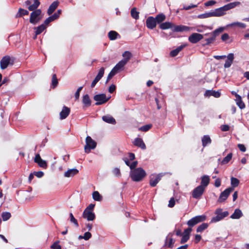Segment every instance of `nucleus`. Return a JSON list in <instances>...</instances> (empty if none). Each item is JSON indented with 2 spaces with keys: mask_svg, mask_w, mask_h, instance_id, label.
<instances>
[{
  "mask_svg": "<svg viewBox=\"0 0 249 249\" xmlns=\"http://www.w3.org/2000/svg\"><path fill=\"white\" fill-rule=\"evenodd\" d=\"M233 191V188L229 187L222 192L218 199L219 202H222L227 199L230 193Z\"/></svg>",
  "mask_w": 249,
  "mask_h": 249,
  "instance_id": "10",
  "label": "nucleus"
},
{
  "mask_svg": "<svg viewBox=\"0 0 249 249\" xmlns=\"http://www.w3.org/2000/svg\"><path fill=\"white\" fill-rule=\"evenodd\" d=\"M123 56L124 59H123L122 60L125 61V63L127 64L131 57V53L129 51H125L123 53Z\"/></svg>",
  "mask_w": 249,
  "mask_h": 249,
  "instance_id": "34",
  "label": "nucleus"
},
{
  "mask_svg": "<svg viewBox=\"0 0 249 249\" xmlns=\"http://www.w3.org/2000/svg\"><path fill=\"white\" fill-rule=\"evenodd\" d=\"M175 205V200L174 197H172L170 198L169 204H168V207L170 208L173 207Z\"/></svg>",
  "mask_w": 249,
  "mask_h": 249,
  "instance_id": "55",
  "label": "nucleus"
},
{
  "mask_svg": "<svg viewBox=\"0 0 249 249\" xmlns=\"http://www.w3.org/2000/svg\"><path fill=\"white\" fill-rule=\"evenodd\" d=\"M205 188L202 186L199 185L195 188L192 191V196L196 199H199L203 195Z\"/></svg>",
  "mask_w": 249,
  "mask_h": 249,
  "instance_id": "8",
  "label": "nucleus"
},
{
  "mask_svg": "<svg viewBox=\"0 0 249 249\" xmlns=\"http://www.w3.org/2000/svg\"><path fill=\"white\" fill-rule=\"evenodd\" d=\"M204 95L205 96H213L216 98H218L220 96V93L219 91H216L213 90H206Z\"/></svg>",
  "mask_w": 249,
  "mask_h": 249,
  "instance_id": "24",
  "label": "nucleus"
},
{
  "mask_svg": "<svg viewBox=\"0 0 249 249\" xmlns=\"http://www.w3.org/2000/svg\"><path fill=\"white\" fill-rule=\"evenodd\" d=\"M46 28V25L44 24H42L37 27H35V29L36 30V36L41 34Z\"/></svg>",
  "mask_w": 249,
  "mask_h": 249,
  "instance_id": "35",
  "label": "nucleus"
},
{
  "mask_svg": "<svg viewBox=\"0 0 249 249\" xmlns=\"http://www.w3.org/2000/svg\"><path fill=\"white\" fill-rule=\"evenodd\" d=\"M58 241L55 242L51 246V248L53 249H61V246L58 244Z\"/></svg>",
  "mask_w": 249,
  "mask_h": 249,
  "instance_id": "56",
  "label": "nucleus"
},
{
  "mask_svg": "<svg viewBox=\"0 0 249 249\" xmlns=\"http://www.w3.org/2000/svg\"><path fill=\"white\" fill-rule=\"evenodd\" d=\"M108 36L109 38L111 40H115L117 39L118 37H120V36L119 35V34L114 31H110L108 34Z\"/></svg>",
  "mask_w": 249,
  "mask_h": 249,
  "instance_id": "32",
  "label": "nucleus"
},
{
  "mask_svg": "<svg viewBox=\"0 0 249 249\" xmlns=\"http://www.w3.org/2000/svg\"><path fill=\"white\" fill-rule=\"evenodd\" d=\"M146 176L145 171L142 168L139 167L131 170L130 173V176L134 181H140Z\"/></svg>",
  "mask_w": 249,
  "mask_h": 249,
  "instance_id": "2",
  "label": "nucleus"
},
{
  "mask_svg": "<svg viewBox=\"0 0 249 249\" xmlns=\"http://www.w3.org/2000/svg\"><path fill=\"white\" fill-rule=\"evenodd\" d=\"M181 236H182V238L180 241L181 244H183L185 242H186L189 239V236L183 235L182 234Z\"/></svg>",
  "mask_w": 249,
  "mask_h": 249,
  "instance_id": "52",
  "label": "nucleus"
},
{
  "mask_svg": "<svg viewBox=\"0 0 249 249\" xmlns=\"http://www.w3.org/2000/svg\"><path fill=\"white\" fill-rule=\"evenodd\" d=\"M39 4L40 2L39 1H34V3L30 5L28 8L30 11H34L36 10V9L39 6Z\"/></svg>",
  "mask_w": 249,
  "mask_h": 249,
  "instance_id": "36",
  "label": "nucleus"
},
{
  "mask_svg": "<svg viewBox=\"0 0 249 249\" xmlns=\"http://www.w3.org/2000/svg\"><path fill=\"white\" fill-rule=\"evenodd\" d=\"M211 142V139L208 135H204L202 138V143L203 147H205L207 144H210Z\"/></svg>",
  "mask_w": 249,
  "mask_h": 249,
  "instance_id": "33",
  "label": "nucleus"
},
{
  "mask_svg": "<svg viewBox=\"0 0 249 249\" xmlns=\"http://www.w3.org/2000/svg\"><path fill=\"white\" fill-rule=\"evenodd\" d=\"M10 61V57L8 56H4L0 61V68L1 69L4 70L6 69Z\"/></svg>",
  "mask_w": 249,
  "mask_h": 249,
  "instance_id": "21",
  "label": "nucleus"
},
{
  "mask_svg": "<svg viewBox=\"0 0 249 249\" xmlns=\"http://www.w3.org/2000/svg\"><path fill=\"white\" fill-rule=\"evenodd\" d=\"M103 120L109 124H115L116 123V121L115 119L110 115H106L102 117Z\"/></svg>",
  "mask_w": 249,
  "mask_h": 249,
  "instance_id": "30",
  "label": "nucleus"
},
{
  "mask_svg": "<svg viewBox=\"0 0 249 249\" xmlns=\"http://www.w3.org/2000/svg\"><path fill=\"white\" fill-rule=\"evenodd\" d=\"M230 127L228 125L224 124L221 126V130L222 131H227L229 130Z\"/></svg>",
  "mask_w": 249,
  "mask_h": 249,
  "instance_id": "60",
  "label": "nucleus"
},
{
  "mask_svg": "<svg viewBox=\"0 0 249 249\" xmlns=\"http://www.w3.org/2000/svg\"><path fill=\"white\" fill-rule=\"evenodd\" d=\"M116 73L115 72V71H114L112 70L111 71L109 72V73L108 74V76H107V81H106V83H107L110 80V79L114 75H115Z\"/></svg>",
  "mask_w": 249,
  "mask_h": 249,
  "instance_id": "53",
  "label": "nucleus"
},
{
  "mask_svg": "<svg viewBox=\"0 0 249 249\" xmlns=\"http://www.w3.org/2000/svg\"><path fill=\"white\" fill-rule=\"evenodd\" d=\"M91 237V234L89 232H86L83 235V239L85 240H88Z\"/></svg>",
  "mask_w": 249,
  "mask_h": 249,
  "instance_id": "57",
  "label": "nucleus"
},
{
  "mask_svg": "<svg viewBox=\"0 0 249 249\" xmlns=\"http://www.w3.org/2000/svg\"><path fill=\"white\" fill-rule=\"evenodd\" d=\"M206 219L205 215H197L193 217L187 222L189 227H193L197 224L205 221Z\"/></svg>",
  "mask_w": 249,
  "mask_h": 249,
  "instance_id": "5",
  "label": "nucleus"
},
{
  "mask_svg": "<svg viewBox=\"0 0 249 249\" xmlns=\"http://www.w3.org/2000/svg\"><path fill=\"white\" fill-rule=\"evenodd\" d=\"M160 27L162 30L169 29L172 27V24L170 22H165L160 24Z\"/></svg>",
  "mask_w": 249,
  "mask_h": 249,
  "instance_id": "37",
  "label": "nucleus"
},
{
  "mask_svg": "<svg viewBox=\"0 0 249 249\" xmlns=\"http://www.w3.org/2000/svg\"><path fill=\"white\" fill-rule=\"evenodd\" d=\"M61 10H57V12L55 13L52 16V17L54 19V20H55L59 17V15L61 14Z\"/></svg>",
  "mask_w": 249,
  "mask_h": 249,
  "instance_id": "58",
  "label": "nucleus"
},
{
  "mask_svg": "<svg viewBox=\"0 0 249 249\" xmlns=\"http://www.w3.org/2000/svg\"><path fill=\"white\" fill-rule=\"evenodd\" d=\"M104 71H105V69L103 67L101 68L100 69L97 76H96V78H98L99 80H100L104 75Z\"/></svg>",
  "mask_w": 249,
  "mask_h": 249,
  "instance_id": "50",
  "label": "nucleus"
},
{
  "mask_svg": "<svg viewBox=\"0 0 249 249\" xmlns=\"http://www.w3.org/2000/svg\"><path fill=\"white\" fill-rule=\"evenodd\" d=\"M162 175L161 174H159L157 175H152L150 177V185L152 187H155L156 186L157 183L160 181L161 179Z\"/></svg>",
  "mask_w": 249,
  "mask_h": 249,
  "instance_id": "16",
  "label": "nucleus"
},
{
  "mask_svg": "<svg viewBox=\"0 0 249 249\" xmlns=\"http://www.w3.org/2000/svg\"><path fill=\"white\" fill-rule=\"evenodd\" d=\"M58 84L57 79L56 78V76L55 74H53L52 77V84L53 86V88L56 86Z\"/></svg>",
  "mask_w": 249,
  "mask_h": 249,
  "instance_id": "51",
  "label": "nucleus"
},
{
  "mask_svg": "<svg viewBox=\"0 0 249 249\" xmlns=\"http://www.w3.org/2000/svg\"><path fill=\"white\" fill-rule=\"evenodd\" d=\"M92 197L95 201H101L102 196L98 191H94L92 193Z\"/></svg>",
  "mask_w": 249,
  "mask_h": 249,
  "instance_id": "44",
  "label": "nucleus"
},
{
  "mask_svg": "<svg viewBox=\"0 0 249 249\" xmlns=\"http://www.w3.org/2000/svg\"><path fill=\"white\" fill-rule=\"evenodd\" d=\"M146 26L150 29H154L157 25L156 19L153 17H148L146 20Z\"/></svg>",
  "mask_w": 249,
  "mask_h": 249,
  "instance_id": "14",
  "label": "nucleus"
},
{
  "mask_svg": "<svg viewBox=\"0 0 249 249\" xmlns=\"http://www.w3.org/2000/svg\"><path fill=\"white\" fill-rule=\"evenodd\" d=\"M235 97H236V102L237 106L239 107L241 109H243L245 107V105L244 103V102L242 100L241 97L237 94H235Z\"/></svg>",
  "mask_w": 249,
  "mask_h": 249,
  "instance_id": "26",
  "label": "nucleus"
},
{
  "mask_svg": "<svg viewBox=\"0 0 249 249\" xmlns=\"http://www.w3.org/2000/svg\"><path fill=\"white\" fill-rule=\"evenodd\" d=\"M70 218L71 222L73 223L77 227L79 226L77 220L74 218L72 213H70Z\"/></svg>",
  "mask_w": 249,
  "mask_h": 249,
  "instance_id": "48",
  "label": "nucleus"
},
{
  "mask_svg": "<svg viewBox=\"0 0 249 249\" xmlns=\"http://www.w3.org/2000/svg\"><path fill=\"white\" fill-rule=\"evenodd\" d=\"M29 14V12L25 9L19 8L18 12L16 16L17 17H22V16L27 15Z\"/></svg>",
  "mask_w": 249,
  "mask_h": 249,
  "instance_id": "42",
  "label": "nucleus"
},
{
  "mask_svg": "<svg viewBox=\"0 0 249 249\" xmlns=\"http://www.w3.org/2000/svg\"><path fill=\"white\" fill-rule=\"evenodd\" d=\"M34 174L35 176H36L38 178H41L44 175V173L42 171H38V172H35L34 173Z\"/></svg>",
  "mask_w": 249,
  "mask_h": 249,
  "instance_id": "61",
  "label": "nucleus"
},
{
  "mask_svg": "<svg viewBox=\"0 0 249 249\" xmlns=\"http://www.w3.org/2000/svg\"><path fill=\"white\" fill-rule=\"evenodd\" d=\"M58 6V2L57 1H53L49 6L47 11L49 15H51Z\"/></svg>",
  "mask_w": 249,
  "mask_h": 249,
  "instance_id": "25",
  "label": "nucleus"
},
{
  "mask_svg": "<svg viewBox=\"0 0 249 249\" xmlns=\"http://www.w3.org/2000/svg\"><path fill=\"white\" fill-rule=\"evenodd\" d=\"M235 25H237L241 28H245L246 27V25L245 24H244L243 23L239 22H235L231 23L229 24L228 25V26L232 27V26H233Z\"/></svg>",
  "mask_w": 249,
  "mask_h": 249,
  "instance_id": "46",
  "label": "nucleus"
},
{
  "mask_svg": "<svg viewBox=\"0 0 249 249\" xmlns=\"http://www.w3.org/2000/svg\"><path fill=\"white\" fill-rule=\"evenodd\" d=\"M93 98L97 102L95 105H100L106 103L109 99L110 97L107 98L106 94H100L95 95Z\"/></svg>",
  "mask_w": 249,
  "mask_h": 249,
  "instance_id": "7",
  "label": "nucleus"
},
{
  "mask_svg": "<svg viewBox=\"0 0 249 249\" xmlns=\"http://www.w3.org/2000/svg\"><path fill=\"white\" fill-rule=\"evenodd\" d=\"M78 172V170L76 168L70 169L65 172L64 176L66 178L72 177L77 174Z\"/></svg>",
  "mask_w": 249,
  "mask_h": 249,
  "instance_id": "22",
  "label": "nucleus"
},
{
  "mask_svg": "<svg viewBox=\"0 0 249 249\" xmlns=\"http://www.w3.org/2000/svg\"><path fill=\"white\" fill-rule=\"evenodd\" d=\"M210 182V178L208 176L204 175L201 177V184L200 186H202L205 188L208 185Z\"/></svg>",
  "mask_w": 249,
  "mask_h": 249,
  "instance_id": "28",
  "label": "nucleus"
},
{
  "mask_svg": "<svg viewBox=\"0 0 249 249\" xmlns=\"http://www.w3.org/2000/svg\"><path fill=\"white\" fill-rule=\"evenodd\" d=\"M227 58V59L224 65L225 68H229L232 65L234 58V54L233 53L228 54Z\"/></svg>",
  "mask_w": 249,
  "mask_h": 249,
  "instance_id": "18",
  "label": "nucleus"
},
{
  "mask_svg": "<svg viewBox=\"0 0 249 249\" xmlns=\"http://www.w3.org/2000/svg\"><path fill=\"white\" fill-rule=\"evenodd\" d=\"M225 29L224 27H221L218 28V29L215 30L212 33V36L209 38L205 39V41H206L205 44L206 45H209L212 43H213L215 40L216 37L218 36V35L222 33Z\"/></svg>",
  "mask_w": 249,
  "mask_h": 249,
  "instance_id": "6",
  "label": "nucleus"
},
{
  "mask_svg": "<svg viewBox=\"0 0 249 249\" xmlns=\"http://www.w3.org/2000/svg\"><path fill=\"white\" fill-rule=\"evenodd\" d=\"M82 102L85 107H88L90 106L91 100H90L88 94L83 95L82 98Z\"/></svg>",
  "mask_w": 249,
  "mask_h": 249,
  "instance_id": "31",
  "label": "nucleus"
},
{
  "mask_svg": "<svg viewBox=\"0 0 249 249\" xmlns=\"http://www.w3.org/2000/svg\"><path fill=\"white\" fill-rule=\"evenodd\" d=\"M232 157V154L231 153H229L226 157H225L221 161L222 164H225L228 163L231 159Z\"/></svg>",
  "mask_w": 249,
  "mask_h": 249,
  "instance_id": "41",
  "label": "nucleus"
},
{
  "mask_svg": "<svg viewBox=\"0 0 249 249\" xmlns=\"http://www.w3.org/2000/svg\"><path fill=\"white\" fill-rule=\"evenodd\" d=\"M243 215L241 211L239 209L235 210L234 213L231 215L232 219H239Z\"/></svg>",
  "mask_w": 249,
  "mask_h": 249,
  "instance_id": "29",
  "label": "nucleus"
},
{
  "mask_svg": "<svg viewBox=\"0 0 249 249\" xmlns=\"http://www.w3.org/2000/svg\"><path fill=\"white\" fill-rule=\"evenodd\" d=\"M41 11L40 9H37L34 11H33L31 13L30 22L34 24H36L40 20L38 17L41 14Z\"/></svg>",
  "mask_w": 249,
  "mask_h": 249,
  "instance_id": "9",
  "label": "nucleus"
},
{
  "mask_svg": "<svg viewBox=\"0 0 249 249\" xmlns=\"http://www.w3.org/2000/svg\"><path fill=\"white\" fill-rule=\"evenodd\" d=\"M11 216V213L9 212H3L1 214V217L3 221L8 220Z\"/></svg>",
  "mask_w": 249,
  "mask_h": 249,
  "instance_id": "47",
  "label": "nucleus"
},
{
  "mask_svg": "<svg viewBox=\"0 0 249 249\" xmlns=\"http://www.w3.org/2000/svg\"><path fill=\"white\" fill-rule=\"evenodd\" d=\"M131 15L133 18L137 19L139 18V12L136 10V8H133L131 10Z\"/></svg>",
  "mask_w": 249,
  "mask_h": 249,
  "instance_id": "40",
  "label": "nucleus"
},
{
  "mask_svg": "<svg viewBox=\"0 0 249 249\" xmlns=\"http://www.w3.org/2000/svg\"><path fill=\"white\" fill-rule=\"evenodd\" d=\"M229 38V36L228 34L225 33L221 36V39L223 41L227 40Z\"/></svg>",
  "mask_w": 249,
  "mask_h": 249,
  "instance_id": "64",
  "label": "nucleus"
},
{
  "mask_svg": "<svg viewBox=\"0 0 249 249\" xmlns=\"http://www.w3.org/2000/svg\"><path fill=\"white\" fill-rule=\"evenodd\" d=\"M216 3V1L214 0H209L205 3V5L206 6H212Z\"/></svg>",
  "mask_w": 249,
  "mask_h": 249,
  "instance_id": "63",
  "label": "nucleus"
},
{
  "mask_svg": "<svg viewBox=\"0 0 249 249\" xmlns=\"http://www.w3.org/2000/svg\"><path fill=\"white\" fill-rule=\"evenodd\" d=\"M215 213L216 215L215 216L213 217L211 220V223H215L218 222L229 215L228 211H222V209L219 208L216 210Z\"/></svg>",
  "mask_w": 249,
  "mask_h": 249,
  "instance_id": "3",
  "label": "nucleus"
},
{
  "mask_svg": "<svg viewBox=\"0 0 249 249\" xmlns=\"http://www.w3.org/2000/svg\"><path fill=\"white\" fill-rule=\"evenodd\" d=\"M193 30H195V27H188L184 25L175 26L174 29L175 32L189 31H193Z\"/></svg>",
  "mask_w": 249,
  "mask_h": 249,
  "instance_id": "17",
  "label": "nucleus"
},
{
  "mask_svg": "<svg viewBox=\"0 0 249 249\" xmlns=\"http://www.w3.org/2000/svg\"><path fill=\"white\" fill-rule=\"evenodd\" d=\"M125 62L124 61H122V60L120 61L112 69L116 73H117L119 71H122L124 66L126 65Z\"/></svg>",
  "mask_w": 249,
  "mask_h": 249,
  "instance_id": "19",
  "label": "nucleus"
},
{
  "mask_svg": "<svg viewBox=\"0 0 249 249\" xmlns=\"http://www.w3.org/2000/svg\"><path fill=\"white\" fill-rule=\"evenodd\" d=\"M203 38V36L198 33H193L188 38L189 41L192 43H196Z\"/></svg>",
  "mask_w": 249,
  "mask_h": 249,
  "instance_id": "12",
  "label": "nucleus"
},
{
  "mask_svg": "<svg viewBox=\"0 0 249 249\" xmlns=\"http://www.w3.org/2000/svg\"><path fill=\"white\" fill-rule=\"evenodd\" d=\"M82 216L84 218L87 219L88 221H93L95 218V215L93 212L88 211V210H85Z\"/></svg>",
  "mask_w": 249,
  "mask_h": 249,
  "instance_id": "15",
  "label": "nucleus"
},
{
  "mask_svg": "<svg viewBox=\"0 0 249 249\" xmlns=\"http://www.w3.org/2000/svg\"><path fill=\"white\" fill-rule=\"evenodd\" d=\"M96 146V142L90 136H87L86 139V145L84 147L85 152L89 153L91 149H94Z\"/></svg>",
  "mask_w": 249,
  "mask_h": 249,
  "instance_id": "4",
  "label": "nucleus"
},
{
  "mask_svg": "<svg viewBox=\"0 0 249 249\" xmlns=\"http://www.w3.org/2000/svg\"><path fill=\"white\" fill-rule=\"evenodd\" d=\"M54 20V19L52 18V16L49 17L46 20L44 21V23L46 26L49 24L51 22Z\"/></svg>",
  "mask_w": 249,
  "mask_h": 249,
  "instance_id": "54",
  "label": "nucleus"
},
{
  "mask_svg": "<svg viewBox=\"0 0 249 249\" xmlns=\"http://www.w3.org/2000/svg\"><path fill=\"white\" fill-rule=\"evenodd\" d=\"M70 113V109L64 106L61 111L60 112V119L63 120L66 119Z\"/></svg>",
  "mask_w": 249,
  "mask_h": 249,
  "instance_id": "20",
  "label": "nucleus"
},
{
  "mask_svg": "<svg viewBox=\"0 0 249 249\" xmlns=\"http://www.w3.org/2000/svg\"><path fill=\"white\" fill-rule=\"evenodd\" d=\"M186 46V45L185 44L181 45L176 49L172 50L170 53V55L172 57L177 56L179 52H180Z\"/></svg>",
  "mask_w": 249,
  "mask_h": 249,
  "instance_id": "27",
  "label": "nucleus"
},
{
  "mask_svg": "<svg viewBox=\"0 0 249 249\" xmlns=\"http://www.w3.org/2000/svg\"><path fill=\"white\" fill-rule=\"evenodd\" d=\"M113 173L114 175H115L117 177L120 176V169L118 168H115V169H114V170H113Z\"/></svg>",
  "mask_w": 249,
  "mask_h": 249,
  "instance_id": "59",
  "label": "nucleus"
},
{
  "mask_svg": "<svg viewBox=\"0 0 249 249\" xmlns=\"http://www.w3.org/2000/svg\"><path fill=\"white\" fill-rule=\"evenodd\" d=\"M34 161L38 164V165L43 168H46L47 167V164L45 160H43L39 154L36 155L34 159Z\"/></svg>",
  "mask_w": 249,
  "mask_h": 249,
  "instance_id": "13",
  "label": "nucleus"
},
{
  "mask_svg": "<svg viewBox=\"0 0 249 249\" xmlns=\"http://www.w3.org/2000/svg\"><path fill=\"white\" fill-rule=\"evenodd\" d=\"M231 185L232 186L231 188H233L234 189V187H236L238 186V185L239 184V180L234 177H231Z\"/></svg>",
  "mask_w": 249,
  "mask_h": 249,
  "instance_id": "43",
  "label": "nucleus"
},
{
  "mask_svg": "<svg viewBox=\"0 0 249 249\" xmlns=\"http://www.w3.org/2000/svg\"><path fill=\"white\" fill-rule=\"evenodd\" d=\"M137 164L138 162L137 161H133L132 163L130 164L129 167L131 170H133L134 169H136L135 168L137 166Z\"/></svg>",
  "mask_w": 249,
  "mask_h": 249,
  "instance_id": "62",
  "label": "nucleus"
},
{
  "mask_svg": "<svg viewBox=\"0 0 249 249\" xmlns=\"http://www.w3.org/2000/svg\"><path fill=\"white\" fill-rule=\"evenodd\" d=\"M213 16L212 12L206 13L204 14L199 15L197 17L199 18H206L210 17H212Z\"/></svg>",
  "mask_w": 249,
  "mask_h": 249,
  "instance_id": "45",
  "label": "nucleus"
},
{
  "mask_svg": "<svg viewBox=\"0 0 249 249\" xmlns=\"http://www.w3.org/2000/svg\"><path fill=\"white\" fill-rule=\"evenodd\" d=\"M134 144L136 146L141 147L142 149H146V146L142 140L141 138H137L135 139L134 142Z\"/></svg>",
  "mask_w": 249,
  "mask_h": 249,
  "instance_id": "23",
  "label": "nucleus"
},
{
  "mask_svg": "<svg viewBox=\"0 0 249 249\" xmlns=\"http://www.w3.org/2000/svg\"><path fill=\"white\" fill-rule=\"evenodd\" d=\"M208 227V224L206 223H203L197 227V228L196 229V231L197 232H201L204 230L206 229Z\"/></svg>",
  "mask_w": 249,
  "mask_h": 249,
  "instance_id": "39",
  "label": "nucleus"
},
{
  "mask_svg": "<svg viewBox=\"0 0 249 249\" xmlns=\"http://www.w3.org/2000/svg\"><path fill=\"white\" fill-rule=\"evenodd\" d=\"M152 127V124H149L143 125L139 128V130L142 131L146 132Z\"/></svg>",
  "mask_w": 249,
  "mask_h": 249,
  "instance_id": "49",
  "label": "nucleus"
},
{
  "mask_svg": "<svg viewBox=\"0 0 249 249\" xmlns=\"http://www.w3.org/2000/svg\"><path fill=\"white\" fill-rule=\"evenodd\" d=\"M240 4L239 1H235L228 3L222 7L215 9L212 11L213 17H221L226 14V12L229 10L232 9L235 7Z\"/></svg>",
  "mask_w": 249,
  "mask_h": 249,
  "instance_id": "1",
  "label": "nucleus"
},
{
  "mask_svg": "<svg viewBox=\"0 0 249 249\" xmlns=\"http://www.w3.org/2000/svg\"><path fill=\"white\" fill-rule=\"evenodd\" d=\"M155 18L157 23H160L165 19V16L163 14H160Z\"/></svg>",
  "mask_w": 249,
  "mask_h": 249,
  "instance_id": "38",
  "label": "nucleus"
},
{
  "mask_svg": "<svg viewBox=\"0 0 249 249\" xmlns=\"http://www.w3.org/2000/svg\"><path fill=\"white\" fill-rule=\"evenodd\" d=\"M173 234V232H170L167 235L165 241V243L164 245V247L171 249L173 248L174 244L175 242V240H174L172 238Z\"/></svg>",
  "mask_w": 249,
  "mask_h": 249,
  "instance_id": "11",
  "label": "nucleus"
}]
</instances>
